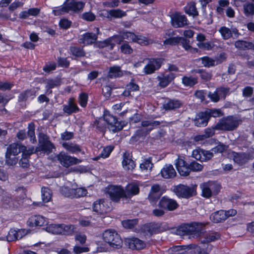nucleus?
<instances>
[{
  "label": "nucleus",
  "mask_w": 254,
  "mask_h": 254,
  "mask_svg": "<svg viewBox=\"0 0 254 254\" xmlns=\"http://www.w3.org/2000/svg\"><path fill=\"white\" fill-rule=\"evenodd\" d=\"M69 54L74 57L72 58L74 60L84 57L86 55L83 47L81 46H71L69 47Z\"/></svg>",
  "instance_id": "nucleus-29"
},
{
  "label": "nucleus",
  "mask_w": 254,
  "mask_h": 254,
  "mask_svg": "<svg viewBox=\"0 0 254 254\" xmlns=\"http://www.w3.org/2000/svg\"><path fill=\"white\" fill-rule=\"evenodd\" d=\"M201 61L202 63L205 67H210L216 65L215 61L207 56L201 58Z\"/></svg>",
  "instance_id": "nucleus-63"
},
{
  "label": "nucleus",
  "mask_w": 254,
  "mask_h": 254,
  "mask_svg": "<svg viewBox=\"0 0 254 254\" xmlns=\"http://www.w3.org/2000/svg\"><path fill=\"white\" fill-rule=\"evenodd\" d=\"M125 192L126 198H131L133 196L139 193L140 189L139 185L136 182L128 183L125 187Z\"/></svg>",
  "instance_id": "nucleus-22"
},
{
  "label": "nucleus",
  "mask_w": 254,
  "mask_h": 254,
  "mask_svg": "<svg viewBox=\"0 0 254 254\" xmlns=\"http://www.w3.org/2000/svg\"><path fill=\"white\" fill-rule=\"evenodd\" d=\"M163 193V192L161 190V187L159 185H153L151 186L148 195V199L151 203L155 204L160 198Z\"/></svg>",
  "instance_id": "nucleus-17"
},
{
  "label": "nucleus",
  "mask_w": 254,
  "mask_h": 254,
  "mask_svg": "<svg viewBox=\"0 0 254 254\" xmlns=\"http://www.w3.org/2000/svg\"><path fill=\"white\" fill-rule=\"evenodd\" d=\"M127 242L129 248L132 250H142L145 247V243L137 238L132 237L128 239Z\"/></svg>",
  "instance_id": "nucleus-26"
},
{
  "label": "nucleus",
  "mask_w": 254,
  "mask_h": 254,
  "mask_svg": "<svg viewBox=\"0 0 254 254\" xmlns=\"http://www.w3.org/2000/svg\"><path fill=\"white\" fill-rule=\"evenodd\" d=\"M232 154L234 162L238 165L243 166L248 162V158L245 153L233 152Z\"/></svg>",
  "instance_id": "nucleus-30"
},
{
  "label": "nucleus",
  "mask_w": 254,
  "mask_h": 254,
  "mask_svg": "<svg viewBox=\"0 0 254 254\" xmlns=\"http://www.w3.org/2000/svg\"><path fill=\"white\" fill-rule=\"evenodd\" d=\"M88 94L86 92H81L79 94L78 102L81 107H86L88 101Z\"/></svg>",
  "instance_id": "nucleus-46"
},
{
  "label": "nucleus",
  "mask_w": 254,
  "mask_h": 254,
  "mask_svg": "<svg viewBox=\"0 0 254 254\" xmlns=\"http://www.w3.org/2000/svg\"><path fill=\"white\" fill-rule=\"evenodd\" d=\"M196 185L191 187L180 184L174 186L173 191L180 198L188 199L196 194Z\"/></svg>",
  "instance_id": "nucleus-6"
},
{
  "label": "nucleus",
  "mask_w": 254,
  "mask_h": 254,
  "mask_svg": "<svg viewBox=\"0 0 254 254\" xmlns=\"http://www.w3.org/2000/svg\"><path fill=\"white\" fill-rule=\"evenodd\" d=\"M189 167L190 173L191 172H199L203 169V166L195 161L189 162Z\"/></svg>",
  "instance_id": "nucleus-59"
},
{
  "label": "nucleus",
  "mask_w": 254,
  "mask_h": 254,
  "mask_svg": "<svg viewBox=\"0 0 254 254\" xmlns=\"http://www.w3.org/2000/svg\"><path fill=\"white\" fill-rule=\"evenodd\" d=\"M35 125L33 122H30L28 125V131L26 133L25 129L19 130L17 134L16 137L19 140H24L26 138L27 135L29 137L31 141H36L35 133Z\"/></svg>",
  "instance_id": "nucleus-12"
},
{
  "label": "nucleus",
  "mask_w": 254,
  "mask_h": 254,
  "mask_svg": "<svg viewBox=\"0 0 254 254\" xmlns=\"http://www.w3.org/2000/svg\"><path fill=\"white\" fill-rule=\"evenodd\" d=\"M26 151V146L18 143L9 144L6 149L7 154H11L13 156H16L20 152H22V156H23Z\"/></svg>",
  "instance_id": "nucleus-20"
},
{
  "label": "nucleus",
  "mask_w": 254,
  "mask_h": 254,
  "mask_svg": "<svg viewBox=\"0 0 254 254\" xmlns=\"http://www.w3.org/2000/svg\"><path fill=\"white\" fill-rule=\"evenodd\" d=\"M106 190L107 193L113 202H118L122 198H126L125 190L121 185H111Z\"/></svg>",
  "instance_id": "nucleus-7"
},
{
  "label": "nucleus",
  "mask_w": 254,
  "mask_h": 254,
  "mask_svg": "<svg viewBox=\"0 0 254 254\" xmlns=\"http://www.w3.org/2000/svg\"><path fill=\"white\" fill-rule=\"evenodd\" d=\"M224 210H219L212 213L210 216L211 221L215 223H219L224 222L226 220Z\"/></svg>",
  "instance_id": "nucleus-31"
},
{
  "label": "nucleus",
  "mask_w": 254,
  "mask_h": 254,
  "mask_svg": "<svg viewBox=\"0 0 254 254\" xmlns=\"http://www.w3.org/2000/svg\"><path fill=\"white\" fill-rule=\"evenodd\" d=\"M114 149V147L111 145L107 146L104 147L102 150V152L100 154V156L103 158H106L108 157L112 151Z\"/></svg>",
  "instance_id": "nucleus-64"
},
{
  "label": "nucleus",
  "mask_w": 254,
  "mask_h": 254,
  "mask_svg": "<svg viewBox=\"0 0 254 254\" xmlns=\"http://www.w3.org/2000/svg\"><path fill=\"white\" fill-rule=\"evenodd\" d=\"M164 59L162 58H151L148 59V63L143 68L145 74H151L159 70L163 64Z\"/></svg>",
  "instance_id": "nucleus-8"
},
{
  "label": "nucleus",
  "mask_w": 254,
  "mask_h": 254,
  "mask_svg": "<svg viewBox=\"0 0 254 254\" xmlns=\"http://www.w3.org/2000/svg\"><path fill=\"white\" fill-rule=\"evenodd\" d=\"M62 224H51L47 227L48 231L53 234L61 235Z\"/></svg>",
  "instance_id": "nucleus-48"
},
{
  "label": "nucleus",
  "mask_w": 254,
  "mask_h": 254,
  "mask_svg": "<svg viewBox=\"0 0 254 254\" xmlns=\"http://www.w3.org/2000/svg\"><path fill=\"white\" fill-rule=\"evenodd\" d=\"M123 71L120 66L114 65L109 68L107 77L110 79L116 78L123 76Z\"/></svg>",
  "instance_id": "nucleus-32"
},
{
  "label": "nucleus",
  "mask_w": 254,
  "mask_h": 254,
  "mask_svg": "<svg viewBox=\"0 0 254 254\" xmlns=\"http://www.w3.org/2000/svg\"><path fill=\"white\" fill-rule=\"evenodd\" d=\"M198 222H192L190 223H183L178 226L175 233L180 236L189 235L198 237L201 234V229Z\"/></svg>",
  "instance_id": "nucleus-2"
},
{
  "label": "nucleus",
  "mask_w": 254,
  "mask_h": 254,
  "mask_svg": "<svg viewBox=\"0 0 254 254\" xmlns=\"http://www.w3.org/2000/svg\"><path fill=\"white\" fill-rule=\"evenodd\" d=\"M56 157L61 165L65 168L81 162V160L79 159L74 156H69L63 151L57 154Z\"/></svg>",
  "instance_id": "nucleus-10"
},
{
  "label": "nucleus",
  "mask_w": 254,
  "mask_h": 254,
  "mask_svg": "<svg viewBox=\"0 0 254 254\" xmlns=\"http://www.w3.org/2000/svg\"><path fill=\"white\" fill-rule=\"evenodd\" d=\"M174 165L180 176L187 177L190 175L189 163L187 161L186 157L178 155Z\"/></svg>",
  "instance_id": "nucleus-9"
},
{
  "label": "nucleus",
  "mask_w": 254,
  "mask_h": 254,
  "mask_svg": "<svg viewBox=\"0 0 254 254\" xmlns=\"http://www.w3.org/2000/svg\"><path fill=\"white\" fill-rule=\"evenodd\" d=\"M36 91L33 89H26L21 92L18 96V100L19 102L26 101L28 98L33 99L35 96Z\"/></svg>",
  "instance_id": "nucleus-34"
},
{
  "label": "nucleus",
  "mask_w": 254,
  "mask_h": 254,
  "mask_svg": "<svg viewBox=\"0 0 254 254\" xmlns=\"http://www.w3.org/2000/svg\"><path fill=\"white\" fill-rule=\"evenodd\" d=\"M147 132V129L145 130L143 129H137L133 135H132L131 137V139L133 141H137L139 140L140 138L144 136H146Z\"/></svg>",
  "instance_id": "nucleus-57"
},
{
  "label": "nucleus",
  "mask_w": 254,
  "mask_h": 254,
  "mask_svg": "<svg viewBox=\"0 0 254 254\" xmlns=\"http://www.w3.org/2000/svg\"><path fill=\"white\" fill-rule=\"evenodd\" d=\"M126 36L130 39L133 42L136 43L142 46H146L149 44L147 38L142 35H137L132 32H127Z\"/></svg>",
  "instance_id": "nucleus-24"
},
{
  "label": "nucleus",
  "mask_w": 254,
  "mask_h": 254,
  "mask_svg": "<svg viewBox=\"0 0 254 254\" xmlns=\"http://www.w3.org/2000/svg\"><path fill=\"white\" fill-rule=\"evenodd\" d=\"M192 156L197 160L206 162L210 160L213 157V152L210 150H205L198 148L192 151Z\"/></svg>",
  "instance_id": "nucleus-16"
},
{
  "label": "nucleus",
  "mask_w": 254,
  "mask_h": 254,
  "mask_svg": "<svg viewBox=\"0 0 254 254\" xmlns=\"http://www.w3.org/2000/svg\"><path fill=\"white\" fill-rule=\"evenodd\" d=\"M58 65L59 67L64 68H68L70 65V61L67 60V58L58 57L57 59Z\"/></svg>",
  "instance_id": "nucleus-60"
},
{
  "label": "nucleus",
  "mask_w": 254,
  "mask_h": 254,
  "mask_svg": "<svg viewBox=\"0 0 254 254\" xmlns=\"http://www.w3.org/2000/svg\"><path fill=\"white\" fill-rule=\"evenodd\" d=\"M113 36L110 37L102 41H100L99 47L104 48L109 47L111 50H113L115 46V44L113 42Z\"/></svg>",
  "instance_id": "nucleus-44"
},
{
  "label": "nucleus",
  "mask_w": 254,
  "mask_h": 254,
  "mask_svg": "<svg viewBox=\"0 0 254 254\" xmlns=\"http://www.w3.org/2000/svg\"><path fill=\"white\" fill-rule=\"evenodd\" d=\"M41 191L43 202L45 203L49 202L52 196L51 190L48 188L42 187Z\"/></svg>",
  "instance_id": "nucleus-47"
},
{
  "label": "nucleus",
  "mask_w": 254,
  "mask_h": 254,
  "mask_svg": "<svg viewBox=\"0 0 254 254\" xmlns=\"http://www.w3.org/2000/svg\"><path fill=\"white\" fill-rule=\"evenodd\" d=\"M202 188V192H201V196L206 198H209L212 195V193L211 192V189L209 188V186L208 184V182L204 183L201 186Z\"/></svg>",
  "instance_id": "nucleus-53"
},
{
  "label": "nucleus",
  "mask_w": 254,
  "mask_h": 254,
  "mask_svg": "<svg viewBox=\"0 0 254 254\" xmlns=\"http://www.w3.org/2000/svg\"><path fill=\"white\" fill-rule=\"evenodd\" d=\"M104 242L115 249H120L123 245V241L120 235L114 229H107L102 234Z\"/></svg>",
  "instance_id": "nucleus-3"
},
{
  "label": "nucleus",
  "mask_w": 254,
  "mask_h": 254,
  "mask_svg": "<svg viewBox=\"0 0 254 254\" xmlns=\"http://www.w3.org/2000/svg\"><path fill=\"white\" fill-rule=\"evenodd\" d=\"M208 184L214 195H217L221 189V185L216 181H209Z\"/></svg>",
  "instance_id": "nucleus-50"
},
{
  "label": "nucleus",
  "mask_w": 254,
  "mask_h": 254,
  "mask_svg": "<svg viewBox=\"0 0 254 254\" xmlns=\"http://www.w3.org/2000/svg\"><path fill=\"white\" fill-rule=\"evenodd\" d=\"M182 106V102L176 99H169L163 104V108L166 111L175 110Z\"/></svg>",
  "instance_id": "nucleus-25"
},
{
  "label": "nucleus",
  "mask_w": 254,
  "mask_h": 254,
  "mask_svg": "<svg viewBox=\"0 0 254 254\" xmlns=\"http://www.w3.org/2000/svg\"><path fill=\"white\" fill-rule=\"evenodd\" d=\"M239 125V121L233 116H228L221 119L215 125L214 128L224 131H233Z\"/></svg>",
  "instance_id": "nucleus-4"
},
{
  "label": "nucleus",
  "mask_w": 254,
  "mask_h": 254,
  "mask_svg": "<svg viewBox=\"0 0 254 254\" xmlns=\"http://www.w3.org/2000/svg\"><path fill=\"white\" fill-rule=\"evenodd\" d=\"M161 176L164 179H171L175 177L176 172L171 164L165 165L161 170Z\"/></svg>",
  "instance_id": "nucleus-27"
},
{
  "label": "nucleus",
  "mask_w": 254,
  "mask_h": 254,
  "mask_svg": "<svg viewBox=\"0 0 254 254\" xmlns=\"http://www.w3.org/2000/svg\"><path fill=\"white\" fill-rule=\"evenodd\" d=\"M188 19L185 15L176 12L171 16V24L175 28L183 27L188 24Z\"/></svg>",
  "instance_id": "nucleus-18"
},
{
  "label": "nucleus",
  "mask_w": 254,
  "mask_h": 254,
  "mask_svg": "<svg viewBox=\"0 0 254 254\" xmlns=\"http://www.w3.org/2000/svg\"><path fill=\"white\" fill-rule=\"evenodd\" d=\"M212 249V246L205 243L202 246H196L194 249L195 254H209Z\"/></svg>",
  "instance_id": "nucleus-39"
},
{
  "label": "nucleus",
  "mask_w": 254,
  "mask_h": 254,
  "mask_svg": "<svg viewBox=\"0 0 254 254\" xmlns=\"http://www.w3.org/2000/svg\"><path fill=\"white\" fill-rule=\"evenodd\" d=\"M204 112L209 120L211 117H220L223 115V113L220 109L207 108Z\"/></svg>",
  "instance_id": "nucleus-43"
},
{
  "label": "nucleus",
  "mask_w": 254,
  "mask_h": 254,
  "mask_svg": "<svg viewBox=\"0 0 254 254\" xmlns=\"http://www.w3.org/2000/svg\"><path fill=\"white\" fill-rule=\"evenodd\" d=\"M57 67V64L54 62H49L46 63L43 67V70L47 73L55 70Z\"/></svg>",
  "instance_id": "nucleus-61"
},
{
  "label": "nucleus",
  "mask_w": 254,
  "mask_h": 254,
  "mask_svg": "<svg viewBox=\"0 0 254 254\" xmlns=\"http://www.w3.org/2000/svg\"><path fill=\"white\" fill-rule=\"evenodd\" d=\"M21 238V236H19L18 231L13 229H10L6 236V239L8 242L14 241Z\"/></svg>",
  "instance_id": "nucleus-51"
},
{
  "label": "nucleus",
  "mask_w": 254,
  "mask_h": 254,
  "mask_svg": "<svg viewBox=\"0 0 254 254\" xmlns=\"http://www.w3.org/2000/svg\"><path fill=\"white\" fill-rule=\"evenodd\" d=\"M186 13L190 16H193V17L198 15V12L197 10L195 3L192 2L190 3L187 9H186Z\"/></svg>",
  "instance_id": "nucleus-56"
},
{
  "label": "nucleus",
  "mask_w": 254,
  "mask_h": 254,
  "mask_svg": "<svg viewBox=\"0 0 254 254\" xmlns=\"http://www.w3.org/2000/svg\"><path fill=\"white\" fill-rule=\"evenodd\" d=\"M68 190L71 194H65L67 197L72 196L79 198L85 196L87 193V190L85 188H77L76 189H69Z\"/></svg>",
  "instance_id": "nucleus-33"
},
{
  "label": "nucleus",
  "mask_w": 254,
  "mask_h": 254,
  "mask_svg": "<svg viewBox=\"0 0 254 254\" xmlns=\"http://www.w3.org/2000/svg\"><path fill=\"white\" fill-rule=\"evenodd\" d=\"M126 15V12L121 9H112L108 11V14L107 17L108 18H121Z\"/></svg>",
  "instance_id": "nucleus-38"
},
{
  "label": "nucleus",
  "mask_w": 254,
  "mask_h": 254,
  "mask_svg": "<svg viewBox=\"0 0 254 254\" xmlns=\"http://www.w3.org/2000/svg\"><path fill=\"white\" fill-rule=\"evenodd\" d=\"M219 32L224 40H228L232 37V32L231 30L226 26L221 27L219 29Z\"/></svg>",
  "instance_id": "nucleus-52"
},
{
  "label": "nucleus",
  "mask_w": 254,
  "mask_h": 254,
  "mask_svg": "<svg viewBox=\"0 0 254 254\" xmlns=\"http://www.w3.org/2000/svg\"><path fill=\"white\" fill-rule=\"evenodd\" d=\"M192 73L198 74L201 79L204 82L210 80L212 76L211 72L207 71L202 68L194 69L192 70Z\"/></svg>",
  "instance_id": "nucleus-35"
},
{
  "label": "nucleus",
  "mask_w": 254,
  "mask_h": 254,
  "mask_svg": "<svg viewBox=\"0 0 254 254\" xmlns=\"http://www.w3.org/2000/svg\"><path fill=\"white\" fill-rule=\"evenodd\" d=\"M158 205L159 208L168 211L175 210L179 206L176 200L170 198L167 195H164L160 198Z\"/></svg>",
  "instance_id": "nucleus-13"
},
{
  "label": "nucleus",
  "mask_w": 254,
  "mask_h": 254,
  "mask_svg": "<svg viewBox=\"0 0 254 254\" xmlns=\"http://www.w3.org/2000/svg\"><path fill=\"white\" fill-rule=\"evenodd\" d=\"M244 13L248 17L254 15V3L247 2L243 4Z\"/></svg>",
  "instance_id": "nucleus-45"
},
{
  "label": "nucleus",
  "mask_w": 254,
  "mask_h": 254,
  "mask_svg": "<svg viewBox=\"0 0 254 254\" xmlns=\"http://www.w3.org/2000/svg\"><path fill=\"white\" fill-rule=\"evenodd\" d=\"M62 146L68 152L71 153H77L81 151L79 145L76 144H73L72 143L63 142Z\"/></svg>",
  "instance_id": "nucleus-40"
},
{
  "label": "nucleus",
  "mask_w": 254,
  "mask_h": 254,
  "mask_svg": "<svg viewBox=\"0 0 254 254\" xmlns=\"http://www.w3.org/2000/svg\"><path fill=\"white\" fill-rule=\"evenodd\" d=\"M93 211L100 214H104L110 212L111 210L107 201L104 199H99L93 203Z\"/></svg>",
  "instance_id": "nucleus-14"
},
{
  "label": "nucleus",
  "mask_w": 254,
  "mask_h": 254,
  "mask_svg": "<svg viewBox=\"0 0 254 254\" xmlns=\"http://www.w3.org/2000/svg\"><path fill=\"white\" fill-rule=\"evenodd\" d=\"M85 5V2L83 1L71 0L64 5L55 7L52 11V13L55 16L68 13L70 11L78 13L83 10Z\"/></svg>",
  "instance_id": "nucleus-1"
},
{
  "label": "nucleus",
  "mask_w": 254,
  "mask_h": 254,
  "mask_svg": "<svg viewBox=\"0 0 254 254\" xmlns=\"http://www.w3.org/2000/svg\"><path fill=\"white\" fill-rule=\"evenodd\" d=\"M209 121L205 112H200L196 115L194 123L197 127H203L207 126Z\"/></svg>",
  "instance_id": "nucleus-28"
},
{
  "label": "nucleus",
  "mask_w": 254,
  "mask_h": 254,
  "mask_svg": "<svg viewBox=\"0 0 254 254\" xmlns=\"http://www.w3.org/2000/svg\"><path fill=\"white\" fill-rule=\"evenodd\" d=\"M129 154L124 153L122 164L123 167L127 170H133L136 166L135 161L131 158H129Z\"/></svg>",
  "instance_id": "nucleus-36"
},
{
  "label": "nucleus",
  "mask_w": 254,
  "mask_h": 254,
  "mask_svg": "<svg viewBox=\"0 0 254 254\" xmlns=\"http://www.w3.org/2000/svg\"><path fill=\"white\" fill-rule=\"evenodd\" d=\"M251 42H248L244 40H238L235 42V47L238 49L246 50L249 49Z\"/></svg>",
  "instance_id": "nucleus-62"
},
{
  "label": "nucleus",
  "mask_w": 254,
  "mask_h": 254,
  "mask_svg": "<svg viewBox=\"0 0 254 254\" xmlns=\"http://www.w3.org/2000/svg\"><path fill=\"white\" fill-rule=\"evenodd\" d=\"M40 147L41 151L47 152V153H50L52 152L53 149L55 148V146L49 140H46L43 141Z\"/></svg>",
  "instance_id": "nucleus-42"
},
{
  "label": "nucleus",
  "mask_w": 254,
  "mask_h": 254,
  "mask_svg": "<svg viewBox=\"0 0 254 254\" xmlns=\"http://www.w3.org/2000/svg\"><path fill=\"white\" fill-rule=\"evenodd\" d=\"M46 219L41 215H33L28 218L26 224L30 228L41 227L46 225Z\"/></svg>",
  "instance_id": "nucleus-19"
},
{
  "label": "nucleus",
  "mask_w": 254,
  "mask_h": 254,
  "mask_svg": "<svg viewBox=\"0 0 254 254\" xmlns=\"http://www.w3.org/2000/svg\"><path fill=\"white\" fill-rule=\"evenodd\" d=\"M175 77L176 74L173 72H169L168 74L163 73L157 77L159 81L158 85L161 88H165L169 85Z\"/></svg>",
  "instance_id": "nucleus-21"
},
{
  "label": "nucleus",
  "mask_w": 254,
  "mask_h": 254,
  "mask_svg": "<svg viewBox=\"0 0 254 254\" xmlns=\"http://www.w3.org/2000/svg\"><path fill=\"white\" fill-rule=\"evenodd\" d=\"M165 40L163 41L164 45H170L172 46H178L180 43L181 36L177 35L175 31L169 29L165 33Z\"/></svg>",
  "instance_id": "nucleus-15"
},
{
  "label": "nucleus",
  "mask_w": 254,
  "mask_h": 254,
  "mask_svg": "<svg viewBox=\"0 0 254 254\" xmlns=\"http://www.w3.org/2000/svg\"><path fill=\"white\" fill-rule=\"evenodd\" d=\"M76 228L74 225L62 223L61 235L73 236L76 233Z\"/></svg>",
  "instance_id": "nucleus-37"
},
{
  "label": "nucleus",
  "mask_w": 254,
  "mask_h": 254,
  "mask_svg": "<svg viewBox=\"0 0 254 254\" xmlns=\"http://www.w3.org/2000/svg\"><path fill=\"white\" fill-rule=\"evenodd\" d=\"M63 111L67 115H71L73 113H76L80 111V109L77 106L64 105Z\"/></svg>",
  "instance_id": "nucleus-49"
},
{
  "label": "nucleus",
  "mask_w": 254,
  "mask_h": 254,
  "mask_svg": "<svg viewBox=\"0 0 254 254\" xmlns=\"http://www.w3.org/2000/svg\"><path fill=\"white\" fill-rule=\"evenodd\" d=\"M103 118L108 124L109 129L114 133L121 130L127 124L126 121H119L116 116L111 115L109 111L107 110L104 111Z\"/></svg>",
  "instance_id": "nucleus-5"
},
{
  "label": "nucleus",
  "mask_w": 254,
  "mask_h": 254,
  "mask_svg": "<svg viewBox=\"0 0 254 254\" xmlns=\"http://www.w3.org/2000/svg\"><path fill=\"white\" fill-rule=\"evenodd\" d=\"M162 223L151 222L143 225L142 230L150 235L161 233L165 231L167 229L162 226Z\"/></svg>",
  "instance_id": "nucleus-11"
},
{
  "label": "nucleus",
  "mask_w": 254,
  "mask_h": 254,
  "mask_svg": "<svg viewBox=\"0 0 254 254\" xmlns=\"http://www.w3.org/2000/svg\"><path fill=\"white\" fill-rule=\"evenodd\" d=\"M137 219H127L122 221V225L125 228L132 229L138 223Z\"/></svg>",
  "instance_id": "nucleus-58"
},
{
  "label": "nucleus",
  "mask_w": 254,
  "mask_h": 254,
  "mask_svg": "<svg viewBox=\"0 0 254 254\" xmlns=\"http://www.w3.org/2000/svg\"><path fill=\"white\" fill-rule=\"evenodd\" d=\"M61 85V81L59 79H49L47 80L46 85L47 89L50 90V93L52 92V89L58 87Z\"/></svg>",
  "instance_id": "nucleus-54"
},
{
  "label": "nucleus",
  "mask_w": 254,
  "mask_h": 254,
  "mask_svg": "<svg viewBox=\"0 0 254 254\" xmlns=\"http://www.w3.org/2000/svg\"><path fill=\"white\" fill-rule=\"evenodd\" d=\"M198 83V77L192 76H184L182 77V83L185 86L193 87Z\"/></svg>",
  "instance_id": "nucleus-41"
},
{
  "label": "nucleus",
  "mask_w": 254,
  "mask_h": 254,
  "mask_svg": "<svg viewBox=\"0 0 254 254\" xmlns=\"http://www.w3.org/2000/svg\"><path fill=\"white\" fill-rule=\"evenodd\" d=\"M98 36L96 33L86 32L82 35V37L79 39V42L84 45H91L97 40Z\"/></svg>",
  "instance_id": "nucleus-23"
},
{
  "label": "nucleus",
  "mask_w": 254,
  "mask_h": 254,
  "mask_svg": "<svg viewBox=\"0 0 254 254\" xmlns=\"http://www.w3.org/2000/svg\"><path fill=\"white\" fill-rule=\"evenodd\" d=\"M120 51L121 53L126 55L131 54L133 53V49L126 41H123V43L120 46Z\"/></svg>",
  "instance_id": "nucleus-55"
}]
</instances>
